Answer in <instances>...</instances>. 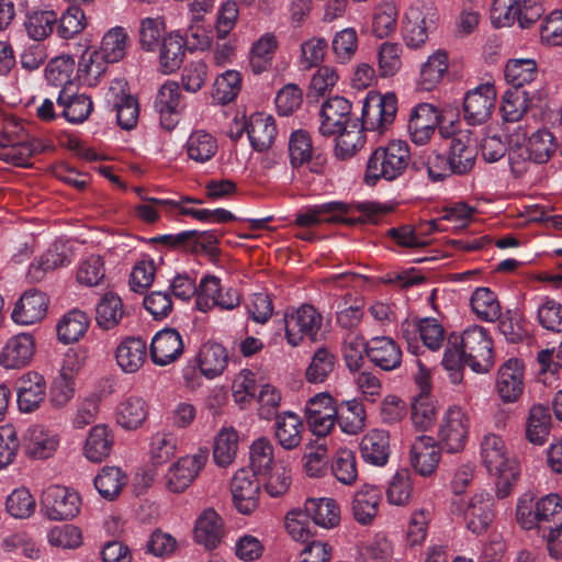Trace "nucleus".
Returning a JSON list of instances; mask_svg holds the SVG:
<instances>
[{"instance_id": "obj_57", "label": "nucleus", "mask_w": 562, "mask_h": 562, "mask_svg": "<svg viewBox=\"0 0 562 562\" xmlns=\"http://www.w3.org/2000/svg\"><path fill=\"white\" fill-rule=\"evenodd\" d=\"M526 147L530 151L533 162L544 164L557 150L555 137L547 128L537 130L530 135L527 134Z\"/></svg>"}, {"instance_id": "obj_60", "label": "nucleus", "mask_w": 562, "mask_h": 562, "mask_svg": "<svg viewBox=\"0 0 562 562\" xmlns=\"http://www.w3.org/2000/svg\"><path fill=\"white\" fill-rule=\"evenodd\" d=\"M36 509V501L26 487L14 488L5 498V510L15 519H27Z\"/></svg>"}, {"instance_id": "obj_10", "label": "nucleus", "mask_w": 562, "mask_h": 562, "mask_svg": "<svg viewBox=\"0 0 562 562\" xmlns=\"http://www.w3.org/2000/svg\"><path fill=\"white\" fill-rule=\"evenodd\" d=\"M42 508L45 516L55 521L72 519L80 509L77 492L60 485L48 486L42 495Z\"/></svg>"}, {"instance_id": "obj_34", "label": "nucleus", "mask_w": 562, "mask_h": 562, "mask_svg": "<svg viewBox=\"0 0 562 562\" xmlns=\"http://www.w3.org/2000/svg\"><path fill=\"white\" fill-rule=\"evenodd\" d=\"M227 360V351L222 345L207 342L201 347L194 361L202 375L214 379L224 372Z\"/></svg>"}, {"instance_id": "obj_11", "label": "nucleus", "mask_w": 562, "mask_h": 562, "mask_svg": "<svg viewBox=\"0 0 562 562\" xmlns=\"http://www.w3.org/2000/svg\"><path fill=\"white\" fill-rule=\"evenodd\" d=\"M441 113L430 103L415 105L408 117L407 133L416 146H424L434 137L440 124Z\"/></svg>"}, {"instance_id": "obj_63", "label": "nucleus", "mask_w": 562, "mask_h": 562, "mask_svg": "<svg viewBox=\"0 0 562 562\" xmlns=\"http://www.w3.org/2000/svg\"><path fill=\"white\" fill-rule=\"evenodd\" d=\"M331 472L341 484H353L358 477L355 452L348 448L339 449L333 457Z\"/></svg>"}, {"instance_id": "obj_5", "label": "nucleus", "mask_w": 562, "mask_h": 562, "mask_svg": "<svg viewBox=\"0 0 562 562\" xmlns=\"http://www.w3.org/2000/svg\"><path fill=\"white\" fill-rule=\"evenodd\" d=\"M439 21V12L430 1L416 0L405 12L403 36L407 46L418 48L428 38Z\"/></svg>"}, {"instance_id": "obj_31", "label": "nucleus", "mask_w": 562, "mask_h": 562, "mask_svg": "<svg viewBox=\"0 0 562 562\" xmlns=\"http://www.w3.org/2000/svg\"><path fill=\"white\" fill-rule=\"evenodd\" d=\"M360 452L367 463L383 467L390 457L389 434L382 429H371L361 439Z\"/></svg>"}, {"instance_id": "obj_6", "label": "nucleus", "mask_w": 562, "mask_h": 562, "mask_svg": "<svg viewBox=\"0 0 562 562\" xmlns=\"http://www.w3.org/2000/svg\"><path fill=\"white\" fill-rule=\"evenodd\" d=\"M461 350L464 364L476 373H485L493 367L492 340L481 326L467 328L461 336Z\"/></svg>"}, {"instance_id": "obj_18", "label": "nucleus", "mask_w": 562, "mask_h": 562, "mask_svg": "<svg viewBox=\"0 0 562 562\" xmlns=\"http://www.w3.org/2000/svg\"><path fill=\"white\" fill-rule=\"evenodd\" d=\"M126 90L127 82L124 79L114 80L110 86L108 100L113 103L116 111L117 124L123 130H132L137 123L139 109L137 100Z\"/></svg>"}, {"instance_id": "obj_32", "label": "nucleus", "mask_w": 562, "mask_h": 562, "mask_svg": "<svg viewBox=\"0 0 562 562\" xmlns=\"http://www.w3.org/2000/svg\"><path fill=\"white\" fill-rule=\"evenodd\" d=\"M132 40L126 27L115 25L106 30L100 41L99 50L111 63L122 61L131 47Z\"/></svg>"}, {"instance_id": "obj_41", "label": "nucleus", "mask_w": 562, "mask_h": 562, "mask_svg": "<svg viewBox=\"0 0 562 562\" xmlns=\"http://www.w3.org/2000/svg\"><path fill=\"white\" fill-rule=\"evenodd\" d=\"M113 446V436L105 425L93 426L83 446L85 457L93 462L101 463L109 457Z\"/></svg>"}, {"instance_id": "obj_14", "label": "nucleus", "mask_w": 562, "mask_h": 562, "mask_svg": "<svg viewBox=\"0 0 562 562\" xmlns=\"http://www.w3.org/2000/svg\"><path fill=\"white\" fill-rule=\"evenodd\" d=\"M305 417L314 435L324 437L335 426L337 419V407L329 393H318L306 402Z\"/></svg>"}, {"instance_id": "obj_45", "label": "nucleus", "mask_w": 562, "mask_h": 562, "mask_svg": "<svg viewBox=\"0 0 562 562\" xmlns=\"http://www.w3.org/2000/svg\"><path fill=\"white\" fill-rule=\"evenodd\" d=\"M148 414L146 402L137 396H130L117 406L116 422L127 430L137 429L146 420Z\"/></svg>"}, {"instance_id": "obj_49", "label": "nucleus", "mask_w": 562, "mask_h": 562, "mask_svg": "<svg viewBox=\"0 0 562 562\" xmlns=\"http://www.w3.org/2000/svg\"><path fill=\"white\" fill-rule=\"evenodd\" d=\"M472 312L484 322H495L501 316V304L488 288H477L471 295Z\"/></svg>"}, {"instance_id": "obj_26", "label": "nucleus", "mask_w": 562, "mask_h": 562, "mask_svg": "<svg viewBox=\"0 0 562 562\" xmlns=\"http://www.w3.org/2000/svg\"><path fill=\"white\" fill-rule=\"evenodd\" d=\"M367 355L371 362L384 371H392L402 363V350L390 337H374L368 342Z\"/></svg>"}, {"instance_id": "obj_40", "label": "nucleus", "mask_w": 562, "mask_h": 562, "mask_svg": "<svg viewBox=\"0 0 562 562\" xmlns=\"http://www.w3.org/2000/svg\"><path fill=\"white\" fill-rule=\"evenodd\" d=\"M381 502L380 491L369 484L362 485L355 494L352 502V514L355 519L367 525L376 516Z\"/></svg>"}, {"instance_id": "obj_58", "label": "nucleus", "mask_w": 562, "mask_h": 562, "mask_svg": "<svg viewBox=\"0 0 562 562\" xmlns=\"http://www.w3.org/2000/svg\"><path fill=\"white\" fill-rule=\"evenodd\" d=\"M403 47L400 43L383 42L376 52L378 71L382 78L395 76L402 67Z\"/></svg>"}, {"instance_id": "obj_52", "label": "nucleus", "mask_w": 562, "mask_h": 562, "mask_svg": "<svg viewBox=\"0 0 562 562\" xmlns=\"http://www.w3.org/2000/svg\"><path fill=\"white\" fill-rule=\"evenodd\" d=\"M89 317L86 313L74 310L68 312L57 325L58 339L64 344H71L80 339L89 327Z\"/></svg>"}, {"instance_id": "obj_55", "label": "nucleus", "mask_w": 562, "mask_h": 562, "mask_svg": "<svg viewBox=\"0 0 562 562\" xmlns=\"http://www.w3.org/2000/svg\"><path fill=\"white\" fill-rule=\"evenodd\" d=\"M123 314L122 300L116 294L109 292L97 305L95 321L101 328L112 329L121 322Z\"/></svg>"}, {"instance_id": "obj_3", "label": "nucleus", "mask_w": 562, "mask_h": 562, "mask_svg": "<svg viewBox=\"0 0 562 562\" xmlns=\"http://www.w3.org/2000/svg\"><path fill=\"white\" fill-rule=\"evenodd\" d=\"M480 456L488 473L497 479V496L506 497L519 476V464L509 454L503 437L493 432L483 436L480 443Z\"/></svg>"}, {"instance_id": "obj_15", "label": "nucleus", "mask_w": 562, "mask_h": 562, "mask_svg": "<svg viewBox=\"0 0 562 562\" xmlns=\"http://www.w3.org/2000/svg\"><path fill=\"white\" fill-rule=\"evenodd\" d=\"M80 366L76 355H67L49 389V401L56 408L65 407L75 396L76 376Z\"/></svg>"}, {"instance_id": "obj_19", "label": "nucleus", "mask_w": 562, "mask_h": 562, "mask_svg": "<svg viewBox=\"0 0 562 562\" xmlns=\"http://www.w3.org/2000/svg\"><path fill=\"white\" fill-rule=\"evenodd\" d=\"M492 508L493 497L490 493L480 491L473 494L463 512L467 528L475 535L484 533L494 517Z\"/></svg>"}, {"instance_id": "obj_50", "label": "nucleus", "mask_w": 562, "mask_h": 562, "mask_svg": "<svg viewBox=\"0 0 562 562\" xmlns=\"http://www.w3.org/2000/svg\"><path fill=\"white\" fill-rule=\"evenodd\" d=\"M109 64L112 63L99 49L85 52L79 60L78 77L83 83L94 86L105 74Z\"/></svg>"}, {"instance_id": "obj_28", "label": "nucleus", "mask_w": 562, "mask_h": 562, "mask_svg": "<svg viewBox=\"0 0 562 562\" xmlns=\"http://www.w3.org/2000/svg\"><path fill=\"white\" fill-rule=\"evenodd\" d=\"M476 151L472 146L470 131H460L450 143L448 159L457 175L468 173L475 164Z\"/></svg>"}, {"instance_id": "obj_13", "label": "nucleus", "mask_w": 562, "mask_h": 562, "mask_svg": "<svg viewBox=\"0 0 562 562\" xmlns=\"http://www.w3.org/2000/svg\"><path fill=\"white\" fill-rule=\"evenodd\" d=\"M396 112L394 94H369L362 105V125L369 131H383L394 121Z\"/></svg>"}, {"instance_id": "obj_42", "label": "nucleus", "mask_w": 562, "mask_h": 562, "mask_svg": "<svg viewBox=\"0 0 562 562\" xmlns=\"http://www.w3.org/2000/svg\"><path fill=\"white\" fill-rule=\"evenodd\" d=\"M538 74L537 60L529 57L510 58L504 67L505 80L514 88H521L531 83L537 79Z\"/></svg>"}, {"instance_id": "obj_8", "label": "nucleus", "mask_w": 562, "mask_h": 562, "mask_svg": "<svg viewBox=\"0 0 562 562\" xmlns=\"http://www.w3.org/2000/svg\"><path fill=\"white\" fill-rule=\"evenodd\" d=\"M207 459L209 450L206 448L180 457L168 468L165 474L167 490L172 493L184 492L199 476Z\"/></svg>"}, {"instance_id": "obj_38", "label": "nucleus", "mask_w": 562, "mask_h": 562, "mask_svg": "<svg viewBox=\"0 0 562 562\" xmlns=\"http://www.w3.org/2000/svg\"><path fill=\"white\" fill-rule=\"evenodd\" d=\"M159 47L161 70L165 74H171L179 69L186 55V40L179 31L167 34Z\"/></svg>"}, {"instance_id": "obj_25", "label": "nucleus", "mask_w": 562, "mask_h": 562, "mask_svg": "<svg viewBox=\"0 0 562 562\" xmlns=\"http://www.w3.org/2000/svg\"><path fill=\"white\" fill-rule=\"evenodd\" d=\"M496 390L504 402L517 401L524 391V366L517 359L507 360L498 370Z\"/></svg>"}, {"instance_id": "obj_27", "label": "nucleus", "mask_w": 562, "mask_h": 562, "mask_svg": "<svg viewBox=\"0 0 562 562\" xmlns=\"http://www.w3.org/2000/svg\"><path fill=\"white\" fill-rule=\"evenodd\" d=\"M246 132L251 146L257 151L271 147L277 136V127L271 115L263 113L251 114L246 123Z\"/></svg>"}, {"instance_id": "obj_33", "label": "nucleus", "mask_w": 562, "mask_h": 562, "mask_svg": "<svg viewBox=\"0 0 562 562\" xmlns=\"http://www.w3.org/2000/svg\"><path fill=\"white\" fill-rule=\"evenodd\" d=\"M57 104L63 109V116L70 123H81L87 120L92 111V101L86 94H78L64 87L60 89Z\"/></svg>"}, {"instance_id": "obj_2", "label": "nucleus", "mask_w": 562, "mask_h": 562, "mask_svg": "<svg viewBox=\"0 0 562 562\" xmlns=\"http://www.w3.org/2000/svg\"><path fill=\"white\" fill-rule=\"evenodd\" d=\"M516 519L525 530L537 529L542 536H560L562 529V502L559 495L549 494L533 503L531 494H524L517 503Z\"/></svg>"}, {"instance_id": "obj_61", "label": "nucleus", "mask_w": 562, "mask_h": 562, "mask_svg": "<svg viewBox=\"0 0 562 562\" xmlns=\"http://www.w3.org/2000/svg\"><path fill=\"white\" fill-rule=\"evenodd\" d=\"M241 88V75L237 70H226L214 82L212 98L218 104L235 100Z\"/></svg>"}, {"instance_id": "obj_53", "label": "nucleus", "mask_w": 562, "mask_h": 562, "mask_svg": "<svg viewBox=\"0 0 562 562\" xmlns=\"http://www.w3.org/2000/svg\"><path fill=\"white\" fill-rule=\"evenodd\" d=\"M367 414L362 403L357 400L347 401L337 413V419L342 432L358 435L366 427Z\"/></svg>"}, {"instance_id": "obj_24", "label": "nucleus", "mask_w": 562, "mask_h": 562, "mask_svg": "<svg viewBox=\"0 0 562 562\" xmlns=\"http://www.w3.org/2000/svg\"><path fill=\"white\" fill-rule=\"evenodd\" d=\"M440 449L436 440L426 435L418 436L411 447V464L414 470L428 476L434 473L440 461Z\"/></svg>"}, {"instance_id": "obj_20", "label": "nucleus", "mask_w": 562, "mask_h": 562, "mask_svg": "<svg viewBox=\"0 0 562 562\" xmlns=\"http://www.w3.org/2000/svg\"><path fill=\"white\" fill-rule=\"evenodd\" d=\"M35 353V339L31 334H18L4 344L0 351V366L4 369L26 367Z\"/></svg>"}, {"instance_id": "obj_21", "label": "nucleus", "mask_w": 562, "mask_h": 562, "mask_svg": "<svg viewBox=\"0 0 562 562\" xmlns=\"http://www.w3.org/2000/svg\"><path fill=\"white\" fill-rule=\"evenodd\" d=\"M48 297L37 290L26 291L15 303L11 318L15 324L27 326L42 321L47 312Z\"/></svg>"}, {"instance_id": "obj_29", "label": "nucleus", "mask_w": 562, "mask_h": 562, "mask_svg": "<svg viewBox=\"0 0 562 562\" xmlns=\"http://www.w3.org/2000/svg\"><path fill=\"white\" fill-rule=\"evenodd\" d=\"M527 127L524 125L516 126L508 136V160L512 172L516 177L522 176L528 171L533 158L526 147Z\"/></svg>"}, {"instance_id": "obj_64", "label": "nucleus", "mask_w": 562, "mask_h": 562, "mask_svg": "<svg viewBox=\"0 0 562 562\" xmlns=\"http://www.w3.org/2000/svg\"><path fill=\"white\" fill-rule=\"evenodd\" d=\"M75 70V60L68 55H61L52 59L45 68L46 80L55 87H70Z\"/></svg>"}, {"instance_id": "obj_16", "label": "nucleus", "mask_w": 562, "mask_h": 562, "mask_svg": "<svg viewBox=\"0 0 562 562\" xmlns=\"http://www.w3.org/2000/svg\"><path fill=\"white\" fill-rule=\"evenodd\" d=\"M231 493L235 507L240 514L252 513L259 502L260 485L255 473L250 470H238L231 482Z\"/></svg>"}, {"instance_id": "obj_51", "label": "nucleus", "mask_w": 562, "mask_h": 562, "mask_svg": "<svg viewBox=\"0 0 562 562\" xmlns=\"http://www.w3.org/2000/svg\"><path fill=\"white\" fill-rule=\"evenodd\" d=\"M305 510L314 524L323 528H333L340 520L339 507L333 498L308 499Z\"/></svg>"}, {"instance_id": "obj_39", "label": "nucleus", "mask_w": 562, "mask_h": 562, "mask_svg": "<svg viewBox=\"0 0 562 562\" xmlns=\"http://www.w3.org/2000/svg\"><path fill=\"white\" fill-rule=\"evenodd\" d=\"M449 59L446 50L437 49L422 64L418 85L426 91L434 90L448 71Z\"/></svg>"}, {"instance_id": "obj_43", "label": "nucleus", "mask_w": 562, "mask_h": 562, "mask_svg": "<svg viewBox=\"0 0 562 562\" xmlns=\"http://www.w3.org/2000/svg\"><path fill=\"white\" fill-rule=\"evenodd\" d=\"M551 414L548 407L536 404L530 407L526 420V438L533 445H543L549 436Z\"/></svg>"}, {"instance_id": "obj_59", "label": "nucleus", "mask_w": 562, "mask_h": 562, "mask_svg": "<svg viewBox=\"0 0 562 562\" xmlns=\"http://www.w3.org/2000/svg\"><path fill=\"white\" fill-rule=\"evenodd\" d=\"M238 448V435L233 428H223L215 437L213 457L220 467L229 465L236 454Z\"/></svg>"}, {"instance_id": "obj_36", "label": "nucleus", "mask_w": 562, "mask_h": 562, "mask_svg": "<svg viewBox=\"0 0 562 562\" xmlns=\"http://www.w3.org/2000/svg\"><path fill=\"white\" fill-rule=\"evenodd\" d=\"M303 423L292 412L277 415L274 422V436L279 445L285 450H293L301 445Z\"/></svg>"}, {"instance_id": "obj_12", "label": "nucleus", "mask_w": 562, "mask_h": 562, "mask_svg": "<svg viewBox=\"0 0 562 562\" xmlns=\"http://www.w3.org/2000/svg\"><path fill=\"white\" fill-rule=\"evenodd\" d=\"M496 104V90L491 83H482L467 92L463 101L464 120L470 125L486 123Z\"/></svg>"}, {"instance_id": "obj_48", "label": "nucleus", "mask_w": 562, "mask_h": 562, "mask_svg": "<svg viewBox=\"0 0 562 562\" xmlns=\"http://www.w3.org/2000/svg\"><path fill=\"white\" fill-rule=\"evenodd\" d=\"M166 37V22L162 16H147L139 21L138 43L145 52H155Z\"/></svg>"}, {"instance_id": "obj_30", "label": "nucleus", "mask_w": 562, "mask_h": 562, "mask_svg": "<svg viewBox=\"0 0 562 562\" xmlns=\"http://www.w3.org/2000/svg\"><path fill=\"white\" fill-rule=\"evenodd\" d=\"M147 358V345L142 338L127 337L123 339L115 350L117 366L125 373H135Z\"/></svg>"}, {"instance_id": "obj_47", "label": "nucleus", "mask_w": 562, "mask_h": 562, "mask_svg": "<svg viewBox=\"0 0 562 562\" xmlns=\"http://www.w3.org/2000/svg\"><path fill=\"white\" fill-rule=\"evenodd\" d=\"M58 16L53 10H33L26 14L24 27L34 41H44L54 31Z\"/></svg>"}, {"instance_id": "obj_35", "label": "nucleus", "mask_w": 562, "mask_h": 562, "mask_svg": "<svg viewBox=\"0 0 562 562\" xmlns=\"http://www.w3.org/2000/svg\"><path fill=\"white\" fill-rule=\"evenodd\" d=\"M24 442L26 452L36 459L49 458L58 447L57 436L40 425L27 428Z\"/></svg>"}, {"instance_id": "obj_46", "label": "nucleus", "mask_w": 562, "mask_h": 562, "mask_svg": "<svg viewBox=\"0 0 562 562\" xmlns=\"http://www.w3.org/2000/svg\"><path fill=\"white\" fill-rule=\"evenodd\" d=\"M155 108L160 114L161 123L170 128L173 123L167 122V116L177 114L182 109L180 88L175 81H167L158 90Z\"/></svg>"}, {"instance_id": "obj_62", "label": "nucleus", "mask_w": 562, "mask_h": 562, "mask_svg": "<svg viewBox=\"0 0 562 562\" xmlns=\"http://www.w3.org/2000/svg\"><path fill=\"white\" fill-rule=\"evenodd\" d=\"M273 446L265 437L256 439L249 448L251 473L267 474L274 465Z\"/></svg>"}, {"instance_id": "obj_37", "label": "nucleus", "mask_w": 562, "mask_h": 562, "mask_svg": "<svg viewBox=\"0 0 562 562\" xmlns=\"http://www.w3.org/2000/svg\"><path fill=\"white\" fill-rule=\"evenodd\" d=\"M223 520L214 509H205L199 516L194 528L196 542L207 549L215 548L223 537Z\"/></svg>"}, {"instance_id": "obj_54", "label": "nucleus", "mask_w": 562, "mask_h": 562, "mask_svg": "<svg viewBox=\"0 0 562 562\" xmlns=\"http://www.w3.org/2000/svg\"><path fill=\"white\" fill-rule=\"evenodd\" d=\"M127 483L126 474L117 467H104L94 479L99 494L108 499L119 496Z\"/></svg>"}, {"instance_id": "obj_44", "label": "nucleus", "mask_w": 562, "mask_h": 562, "mask_svg": "<svg viewBox=\"0 0 562 562\" xmlns=\"http://www.w3.org/2000/svg\"><path fill=\"white\" fill-rule=\"evenodd\" d=\"M218 149L216 138L204 130L193 131L186 143L188 157L199 164L212 159Z\"/></svg>"}, {"instance_id": "obj_17", "label": "nucleus", "mask_w": 562, "mask_h": 562, "mask_svg": "<svg viewBox=\"0 0 562 562\" xmlns=\"http://www.w3.org/2000/svg\"><path fill=\"white\" fill-rule=\"evenodd\" d=\"M46 396V381L37 372L29 371L16 381V402L20 412L33 413L40 408Z\"/></svg>"}, {"instance_id": "obj_56", "label": "nucleus", "mask_w": 562, "mask_h": 562, "mask_svg": "<svg viewBox=\"0 0 562 562\" xmlns=\"http://www.w3.org/2000/svg\"><path fill=\"white\" fill-rule=\"evenodd\" d=\"M178 440L175 434L167 430L155 432L150 437L148 454L153 464L161 465L168 462L177 451Z\"/></svg>"}, {"instance_id": "obj_9", "label": "nucleus", "mask_w": 562, "mask_h": 562, "mask_svg": "<svg viewBox=\"0 0 562 562\" xmlns=\"http://www.w3.org/2000/svg\"><path fill=\"white\" fill-rule=\"evenodd\" d=\"M322 315L312 306L304 304L284 317L288 342L296 347L305 337L315 341L322 327Z\"/></svg>"}, {"instance_id": "obj_1", "label": "nucleus", "mask_w": 562, "mask_h": 562, "mask_svg": "<svg viewBox=\"0 0 562 562\" xmlns=\"http://www.w3.org/2000/svg\"><path fill=\"white\" fill-rule=\"evenodd\" d=\"M391 211L386 204L364 201L356 203L329 202L307 207L296 215L295 223L301 227H312L321 223H344L347 225L379 224Z\"/></svg>"}, {"instance_id": "obj_22", "label": "nucleus", "mask_w": 562, "mask_h": 562, "mask_svg": "<svg viewBox=\"0 0 562 562\" xmlns=\"http://www.w3.org/2000/svg\"><path fill=\"white\" fill-rule=\"evenodd\" d=\"M351 104L342 97H334L324 102L321 110L319 132L324 136H333L348 126Z\"/></svg>"}, {"instance_id": "obj_4", "label": "nucleus", "mask_w": 562, "mask_h": 562, "mask_svg": "<svg viewBox=\"0 0 562 562\" xmlns=\"http://www.w3.org/2000/svg\"><path fill=\"white\" fill-rule=\"evenodd\" d=\"M411 162L409 146L405 140L394 139L379 146L370 155L364 172V182L375 186L379 180L393 181L400 178Z\"/></svg>"}, {"instance_id": "obj_7", "label": "nucleus", "mask_w": 562, "mask_h": 562, "mask_svg": "<svg viewBox=\"0 0 562 562\" xmlns=\"http://www.w3.org/2000/svg\"><path fill=\"white\" fill-rule=\"evenodd\" d=\"M471 420L468 412L452 405L443 413L439 428L438 440L448 452L462 451L467 445Z\"/></svg>"}, {"instance_id": "obj_23", "label": "nucleus", "mask_w": 562, "mask_h": 562, "mask_svg": "<svg viewBox=\"0 0 562 562\" xmlns=\"http://www.w3.org/2000/svg\"><path fill=\"white\" fill-rule=\"evenodd\" d=\"M183 341L180 333L173 328L158 331L150 345V356L157 366H167L176 361L183 352Z\"/></svg>"}]
</instances>
